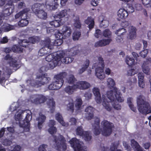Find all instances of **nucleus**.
Instances as JSON below:
<instances>
[{
	"label": "nucleus",
	"instance_id": "f257e3e1",
	"mask_svg": "<svg viewBox=\"0 0 151 151\" xmlns=\"http://www.w3.org/2000/svg\"><path fill=\"white\" fill-rule=\"evenodd\" d=\"M114 92L112 91H107L106 94L102 95V105L104 108L108 111H111L112 106L117 110H120L121 106L119 104H115L116 101L122 102L124 101L122 95L116 88H114Z\"/></svg>",
	"mask_w": 151,
	"mask_h": 151
},
{
	"label": "nucleus",
	"instance_id": "f03ea898",
	"mask_svg": "<svg viewBox=\"0 0 151 151\" xmlns=\"http://www.w3.org/2000/svg\"><path fill=\"white\" fill-rule=\"evenodd\" d=\"M30 111L29 110L22 111L19 109L15 116V120L20 127L23 128L25 132L29 130V121L32 119Z\"/></svg>",
	"mask_w": 151,
	"mask_h": 151
},
{
	"label": "nucleus",
	"instance_id": "7ed1b4c3",
	"mask_svg": "<svg viewBox=\"0 0 151 151\" xmlns=\"http://www.w3.org/2000/svg\"><path fill=\"white\" fill-rule=\"evenodd\" d=\"M94 124H92L93 131L95 135L99 134L101 132L104 136H108L112 132V129L113 124L106 120H104L101 122V125L103 127L102 129L99 128L100 121L99 118L95 119Z\"/></svg>",
	"mask_w": 151,
	"mask_h": 151
},
{
	"label": "nucleus",
	"instance_id": "20e7f679",
	"mask_svg": "<svg viewBox=\"0 0 151 151\" xmlns=\"http://www.w3.org/2000/svg\"><path fill=\"white\" fill-rule=\"evenodd\" d=\"M136 99L138 109L140 113L144 114L151 113V107L149 104L145 101V98L143 95H138Z\"/></svg>",
	"mask_w": 151,
	"mask_h": 151
},
{
	"label": "nucleus",
	"instance_id": "39448f33",
	"mask_svg": "<svg viewBox=\"0 0 151 151\" xmlns=\"http://www.w3.org/2000/svg\"><path fill=\"white\" fill-rule=\"evenodd\" d=\"M62 52L54 53L47 55L45 58L46 61L49 62V67L50 69H53L57 66L61 64L60 58L63 56Z\"/></svg>",
	"mask_w": 151,
	"mask_h": 151
},
{
	"label": "nucleus",
	"instance_id": "423d86ee",
	"mask_svg": "<svg viewBox=\"0 0 151 151\" xmlns=\"http://www.w3.org/2000/svg\"><path fill=\"white\" fill-rule=\"evenodd\" d=\"M67 75L65 72L60 73L54 76L53 81L48 86L50 90H57L60 88L63 85L64 81L63 79Z\"/></svg>",
	"mask_w": 151,
	"mask_h": 151
},
{
	"label": "nucleus",
	"instance_id": "0eeeda50",
	"mask_svg": "<svg viewBox=\"0 0 151 151\" xmlns=\"http://www.w3.org/2000/svg\"><path fill=\"white\" fill-rule=\"evenodd\" d=\"M30 9L26 8L17 14L15 16L16 19L20 18L21 20L19 22L18 25L21 27L26 26L29 23L28 20L27 19V13L29 12Z\"/></svg>",
	"mask_w": 151,
	"mask_h": 151
},
{
	"label": "nucleus",
	"instance_id": "6e6552de",
	"mask_svg": "<svg viewBox=\"0 0 151 151\" xmlns=\"http://www.w3.org/2000/svg\"><path fill=\"white\" fill-rule=\"evenodd\" d=\"M44 7V4L37 3L34 4L32 6V9L38 17L45 19L47 18V14L43 10Z\"/></svg>",
	"mask_w": 151,
	"mask_h": 151
},
{
	"label": "nucleus",
	"instance_id": "1a4fd4ad",
	"mask_svg": "<svg viewBox=\"0 0 151 151\" xmlns=\"http://www.w3.org/2000/svg\"><path fill=\"white\" fill-rule=\"evenodd\" d=\"M99 62L96 63L94 66L96 67L95 69L96 75L98 78L102 80L105 78V75L104 72V64L102 58L101 57L99 58Z\"/></svg>",
	"mask_w": 151,
	"mask_h": 151
},
{
	"label": "nucleus",
	"instance_id": "9d476101",
	"mask_svg": "<svg viewBox=\"0 0 151 151\" xmlns=\"http://www.w3.org/2000/svg\"><path fill=\"white\" fill-rule=\"evenodd\" d=\"M55 142V147L59 151H65L67 148L66 140L63 136L60 134L54 137Z\"/></svg>",
	"mask_w": 151,
	"mask_h": 151
},
{
	"label": "nucleus",
	"instance_id": "9b49d317",
	"mask_svg": "<svg viewBox=\"0 0 151 151\" xmlns=\"http://www.w3.org/2000/svg\"><path fill=\"white\" fill-rule=\"evenodd\" d=\"M49 40L45 39L42 42V45L43 47L38 52L40 56H42L50 52V50L52 49V44L50 43L49 45Z\"/></svg>",
	"mask_w": 151,
	"mask_h": 151
},
{
	"label": "nucleus",
	"instance_id": "f8f14e48",
	"mask_svg": "<svg viewBox=\"0 0 151 151\" xmlns=\"http://www.w3.org/2000/svg\"><path fill=\"white\" fill-rule=\"evenodd\" d=\"M51 79L49 77L45 76H37L35 83L34 81H31V85L32 86L37 87L42 85L47 84L50 81Z\"/></svg>",
	"mask_w": 151,
	"mask_h": 151
},
{
	"label": "nucleus",
	"instance_id": "ddd939ff",
	"mask_svg": "<svg viewBox=\"0 0 151 151\" xmlns=\"http://www.w3.org/2000/svg\"><path fill=\"white\" fill-rule=\"evenodd\" d=\"M71 146L73 148L74 151H86V148L83 147V143L76 138H72L69 141Z\"/></svg>",
	"mask_w": 151,
	"mask_h": 151
},
{
	"label": "nucleus",
	"instance_id": "4468645a",
	"mask_svg": "<svg viewBox=\"0 0 151 151\" xmlns=\"http://www.w3.org/2000/svg\"><path fill=\"white\" fill-rule=\"evenodd\" d=\"M55 19V20L50 22L49 23L45 25L43 27H46L47 29V33H50L54 31V27H59L60 24V20Z\"/></svg>",
	"mask_w": 151,
	"mask_h": 151
},
{
	"label": "nucleus",
	"instance_id": "2eb2a0df",
	"mask_svg": "<svg viewBox=\"0 0 151 151\" xmlns=\"http://www.w3.org/2000/svg\"><path fill=\"white\" fill-rule=\"evenodd\" d=\"M76 132L77 135L83 136L86 141H89L92 138V136L90 134V133L88 132H83L82 127L81 126L77 127Z\"/></svg>",
	"mask_w": 151,
	"mask_h": 151
},
{
	"label": "nucleus",
	"instance_id": "dca6fc26",
	"mask_svg": "<svg viewBox=\"0 0 151 151\" xmlns=\"http://www.w3.org/2000/svg\"><path fill=\"white\" fill-rule=\"evenodd\" d=\"M30 100L32 102L37 104L44 102L46 100V98L41 95H35L32 96Z\"/></svg>",
	"mask_w": 151,
	"mask_h": 151
},
{
	"label": "nucleus",
	"instance_id": "f3484780",
	"mask_svg": "<svg viewBox=\"0 0 151 151\" xmlns=\"http://www.w3.org/2000/svg\"><path fill=\"white\" fill-rule=\"evenodd\" d=\"M93 92L95 96V99L96 102L98 104H102L103 100L101 97L99 89L97 87H94L92 89Z\"/></svg>",
	"mask_w": 151,
	"mask_h": 151
},
{
	"label": "nucleus",
	"instance_id": "a211bd4d",
	"mask_svg": "<svg viewBox=\"0 0 151 151\" xmlns=\"http://www.w3.org/2000/svg\"><path fill=\"white\" fill-rule=\"evenodd\" d=\"M40 40L39 37L37 36H34L30 37L29 39V41L27 40H21V43H20V46H22L23 47H26L27 46L29 45L28 43H34L37 42Z\"/></svg>",
	"mask_w": 151,
	"mask_h": 151
},
{
	"label": "nucleus",
	"instance_id": "6ab92c4d",
	"mask_svg": "<svg viewBox=\"0 0 151 151\" xmlns=\"http://www.w3.org/2000/svg\"><path fill=\"white\" fill-rule=\"evenodd\" d=\"M61 32H59L61 34H59L60 36H63L65 37L64 38H68L71 35L72 30L71 28L68 26H63L60 30Z\"/></svg>",
	"mask_w": 151,
	"mask_h": 151
},
{
	"label": "nucleus",
	"instance_id": "aec40b11",
	"mask_svg": "<svg viewBox=\"0 0 151 151\" xmlns=\"http://www.w3.org/2000/svg\"><path fill=\"white\" fill-rule=\"evenodd\" d=\"M59 34H61L60 33H58V34L56 35V37L58 39L54 41L52 40L50 41V39L49 38H47L46 39H49V43L52 44V49L53 48V46L55 45L56 46H59L61 45L63 42V41L62 39L63 37L60 36ZM50 45V44H49Z\"/></svg>",
	"mask_w": 151,
	"mask_h": 151
},
{
	"label": "nucleus",
	"instance_id": "412c9836",
	"mask_svg": "<svg viewBox=\"0 0 151 151\" xmlns=\"http://www.w3.org/2000/svg\"><path fill=\"white\" fill-rule=\"evenodd\" d=\"M47 9L50 10H53L57 9L58 5V0H53L52 1H47L46 2Z\"/></svg>",
	"mask_w": 151,
	"mask_h": 151
},
{
	"label": "nucleus",
	"instance_id": "4be33fe9",
	"mask_svg": "<svg viewBox=\"0 0 151 151\" xmlns=\"http://www.w3.org/2000/svg\"><path fill=\"white\" fill-rule=\"evenodd\" d=\"M77 89L80 90H85L88 88L90 87V84L88 82L84 81H79L76 83Z\"/></svg>",
	"mask_w": 151,
	"mask_h": 151
},
{
	"label": "nucleus",
	"instance_id": "5701e85b",
	"mask_svg": "<svg viewBox=\"0 0 151 151\" xmlns=\"http://www.w3.org/2000/svg\"><path fill=\"white\" fill-rule=\"evenodd\" d=\"M128 15V13L123 9H120L117 12V19L119 20L126 18Z\"/></svg>",
	"mask_w": 151,
	"mask_h": 151
},
{
	"label": "nucleus",
	"instance_id": "b1692460",
	"mask_svg": "<svg viewBox=\"0 0 151 151\" xmlns=\"http://www.w3.org/2000/svg\"><path fill=\"white\" fill-rule=\"evenodd\" d=\"M95 109L91 106H88L85 109L86 118L88 120L91 119L93 116V112Z\"/></svg>",
	"mask_w": 151,
	"mask_h": 151
},
{
	"label": "nucleus",
	"instance_id": "393cba45",
	"mask_svg": "<svg viewBox=\"0 0 151 151\" xmlns=\"http://www.w3.org/2000/svg\"><path fill=\"white\" fill-rule=\"evenodd\" d=\"M83 101L81 98L76 97L74 101V104L75 107V110L77 112H80L82 109V105Z\"/></svg>",
	"mask_w": 151,
	"mask_h": 151
},
{
	"label": "nucleus",
	"instance_id": "a878e982",
	"mask_svg": "<svg viewBox=\"0 0 151 151\" xmlns=\"http://www.w3.org/2000/svg\"><path fill=\"white\" fill-rule=\"evenodd\" d=\"M5 59L7 60L10 66L16 67H17V65L16 63V59H14L9 55H7L5 56Z\"/></svg>",
	"mask_w": 151,
	"mask_h": 151
},
{
	"label": "nucleus",
	"instance_id": "bb28decb",
	"mask_svg": "<svg viewBox=\"0 0 151 151\" xmlns=\"http://www.w3.org/2000/svg\"><path fill=\"white\" fill-rule=\"evenodd\" d=\"M128 36L129 38L132 40L136 37V29L135 27L133 26H130L128 28Z\"/></svg>",
	"mask_w": 151,
	"mask_h": 151
},
{
	"label": "nucleus",
	"instance_id": "cd10ccee",
	"mask_svg": "<svg viewBox=\"0 0 151 151\" xmlns=\"http://www.w3.org/2000/svg\"><path fill=\"white\" fill-rule=\"evenodd\" d=\"M111 41L110 39L101 40L95 43V46L96 47L104 46L109 44Z\"/></svg>",
	"mask_w": 151,
	"mask_h": 151
},
{
	"label": "nucleus",
	"instance_id": "c85d7f7f",
	"mask_svg": "<svg viewBox=\"0 0 151 151\" xmlns=\"http://www.w3.org/2000/svg\"><path fill=\"white\" fill-rule=\"evenodd\" d=\"M77 89L76 83L72 86H68L64 89L65 91L69 95L73 93L74 91Z\"/></svg>",
	"mask_w": 151,
	"mask_h": 151
},
{
	"label": "nucleus",
	"instance_id": "c756f323",
	"mask_svg": "<svg viewBox=\"0 0 151 151\" xmlns=\"http://www.w3.org/2000/svg\"><path fill=\"white\" fill-rule=\"evenodd\" d=\"M46 117L44 115L41 113L39 114V116L36 119L38 122V127L39 129H40L42 126V124L45 121Z\"/></svg>",
	"mask_w": 151,
	"mask_h": 151
},
{
	"label": "nucleus",
	"instance_id": "7c9ffc66",
	"mask_svg": "<svg viewBox=\"0 0 151 151\" xmlns=\"http://www.w3.org/2000/svg\"><path fill=\"white\" fill-rule=\"evenodd\" d=\"M131 145L135 151H145L143 150L138 143L134 139L131 141Z\"/></svg>",
	"mask_w": 151,
	"mask_h": 151
},
{
	"label": "nucleus",
	"instance_id": "2f4dec72",
	"mask_svg": "<svg viewBox=\"0 0 151 151\" xmlns=\"http://www.w3.org/2000/svg\"><path fill=\"white\" fill-rule=\"evenodd\" d=\"M106 85H107V86L109 88H113V90H110L109 91H112L113 92H114V88H116L118 90V92H119V90L116 88H114V87L115 85V82L114 80L112 79V78H108L106 81Z\"/></svg>",
	"mask_w": 151,
	"mask_h": 151
},
{
	"label": "nucleus",
	"instance_id": "473e14b6",
	"mask_svg": "<svg viewBox=\"0 0 151 151\" xmlns=\"http://www.w3.org/2000/svg\"><path fill=\"white\" fill-rule=\"evenodd\" d=\"M60 52H62L63 53V56L60 58V60L61 61V63H63L65 64H68L72 62L73 60V58L68 57H65L64 58V57L65 55V53L63 51H61Z\"/></svg>",
	"mask_w": 151,
	"mask_h": 151
},
{
	"label": "nucleus",
	"instance_id": "72a5a7b5",
	"mask_svg": "<svg viewBox=\"0 0 151 151\" xmlns=\"http://www.w3.org/2000/svg\"><path fill=\"white\" fill-rule=\"evenodd\" d=\"M55 119L62 126L67 127L68 126V123H65L63 120V118L61 115L60 113H57L55 116Z\"/></svg>",
	"mask_w": 151,
	"mask_h": 151
},
{
	"label": "nucleus",
	"instance_id": "f704fd0d",
	"mask_svg": "<svg viewBox=\"0 0 151 151\" xmlns=\"http://www.w3.org/2000/svg\"><path fill=\"white\" fill-rule=\"evenodd\" d=\"M68 13L67 10L66 9L63 10L61 11L56 15H55L54 16V18L56 19L57 17H59V19H60V18L63 17L67 15L68 17L69 16L68 15Z\"/></svg>",
	"mask_w": 151,
	"mask_h": 151
},
{
	"label": "nucleus",
	"instance_id": "c9c22d12",
	"mask_svg": "<svg viewBox=\"0 0 151 151\" xmlns=\"http://www.w3.org/2000/svg\"><path fill=\"white\" fill-rule=\"evenodd\" d=\"M85 22L86 24L88 25V27L90 29H91L93 27L94 22L93 18L90 17H88L85 20Z\"/></svg>",
	"mask_w": 151,
	"mask_h": 151
},
{
	"label": "nucleus",
	"instance_id": "e433bc0d",
	"mask_svg": "<svg viewBox=\"0 0 151 151\" xmlns=\"http://www.w3.org/2000/svg\"><path fill=\"white\" fill-rule=\"evenodd\" d=\"M145 62L143 63L142 66V69L143 73L147 75H150V67L146 65Z\"/></svg>",
	"mask_w": 151,
	"mask_h": 151
},
{
	"label": "nucleus",
	"instance_id": "4c0bfd02",
	"mask_svg": "<svg viewBox=\"0 0 151 151\" xmlns=\"http://www.w3.org/2000/svg\"><path fill=\"white\" fill-rule=\"evenodd\" d=\"M89 60H86L83 63L82 68L79 70L78 72L80 74L83 73L88 68L89 65Z\"/></svg>",
	"mask_w": 151,
	"mask_h": 151
},
{
	"label": "nucleus",
	"instance_id": "58836bf2",
	"mask_svg": "<svg viewBox=\"0 0 151 151\" xmlns=\"http://www.w3.org/2000/svg\"><path fill=\"white\" fill-rule=\"evenodd\" d=\"M14 28L13 26L10 25L9 24H5L1 26V30L3 31H8Z\"/></svg>",
	"mask_w": 151,
	"mask_h": 151
},
{
	"label": "nucleus",
	"instance_id": "ea45409f",
	"mask_svg": "<svg viewBox=\"0 0 151 151\" xmlns=\"http://www.w3.org/2000/svg\"><path fill=\"white\" fill-rule=\"evenodd\" d=\"M47 104L48 107L50 109L51 112H53L55 107V102L54 101L52 98L48 100V101H47Z\"/></svg>",
	"mask_w": 151,
	"mask_h": 151
},
{
	"label": "nucleus",
	"instance_id": "a19ab883",
	"mask_svg": "<svg viewBox=\"0 0 151 151\" xmlns=\"http://www.w3.org/2000/svg\"><path fill=\"white\" fill-rule=\"evenodd\" d=\"M133 100V99L132 98H129L127 99V103L131 110L134 112H136L137 111L136 108L134 106L132 103Z\"/></svg>",
	"mask_w": 151,
	"mask_h": 151
},
{
	"label": "nucleus",
	"instance_id": "79ce46f5",
	"mask_svg": "<svg viewBox=\"0 0 151 151\" xmlns=\"http://www.w3.org/2000/svg\"><path fill=\"white\" fill-rule=\"evenodd\" d=\"M76 79L73 75H70L67 76L65 82L69 84L73 83Z\"/></svg>",
	"mask_w": 151,
	"mask_h": 151
},
{
	"label": "nucleus",
	"instance_id": "37998d69",
	"mask_svg": "<svg viewBox=\"0 0 151 151\" xmlns=\"http://www.w3.org/2000/svg\"><path fill=\"white\" fill-rule=\"evenodd\" d=\"M125 62L128 65L131 66L134 64V60L133 58L127 56L126 58Z\"/></svg>",
	"mask_w": 151,
	"mask_h": 151
},
{
	"label": "nucleus",
	"instance_id": "c03bdc74",
	"mask_svg": "<svg viewBox=\"0 0 151 151\" xmlns=\"http://www.w3.org/2000/svg\"><path fill=\"white\" fill-rule=\"evenodd\" d=\"M12 50L14 52H22L23 51V49L19 45H14L12 48Z\"/></svg>",
	"mask_w": 151,
	"mask_h": 151
},
{
	"label": "nucleus",
	"instance_id": "a18cd8bd",
	"mask_svg": "<svg viewBox=\"0 0 151 151\" xmlns=\"http://www.w3.org/2000/svg\"><path fill=\"white\" fill-rule=\"evenodd\" d=\"M74 104L73 101L72 102H70L67 105V109L71 113H73L74 110Z\"/></svg>",
	"mask_w": 151,
	"mask_h": 151
},
{
	"label": "nucleus",
	"instance_id": "49530a36",
	"mask_svg": "<svg viewBox=\"0 0 151 151\" xmlns=\"http://www.w3.org/2000/svg\"><path fill=\"white\" fill-rule=\"evenodd\" d=\"M81 35V32L78 31H75L73 35V38L74 40H78Z\"/></svg>",
	"mask_w": 151,
	"mask_h": 151
},
{
	"label": "nucleus",
	"instance_id": "de8ad7c7",
	"mask_svg": "<svg viewBox=\"0 0 151 151\" xmlns=\"http://www.w3.org/2000/svg\"><path fill=\"white\" fill-rule=\"evenodd\" d=\"M126 32V30L124 28L119 29L116 31L115 33L118 35H123Z\"/></svg>",
	"mask_w": 151,
	"mask_h": 151
},
{
	"label": "nucleus",
	"instance_id": "09e8293b",
	"mask_svg": "<svg viewBox=\"0 0 151 151\" xmlns=\"http://www.w3.org/2000/svg\"><path fill=\"white\" fill-rule=\"evenodd\" d=\"M119 142H116L114 143H112L110 146V150L111 151H114L116 148L119 145Z\"/></svg>",
	"mask_w": 151,
	"mask_h": 151
},
{
	"label": "nucleus",
	"instance_id": "8fccbe9b",
	"mask_svg": "<svg viewBox=\"0 0 151 151\" xmlns=\"http://www.w3.org/2000/svg\"><path fill=\"white\" fill-rule=\"evenodd\" d=\"M74 19L75 20L74 24V27L77 28H80L81 27V24L79 21V18L77 17L76 19Z\"/></svg>",
	"mask_w": 151,
	"mask_h": 151
},
{
	"label": "nucleus",
	"instance_id": "3c124183",
	"mask_svg": "<svg viewBox=\"0 0 151 151\" xmlns=\"http://www.w3.org/2000/svg\"><path fill=\"white\" fill-rule=\"evenodd\" d=\"M18 108V104L17 103H14L10 106V110L11 111H13L17 109Z\"/></svg>",
	"mask_w": 151,
	"mask_h": 151
},
{
	"label": "nucleus",
	"instance_id": "603ef678",
	"mask_svg": "<svg viewBox=\"0 0 151 151\" xmlns=\"http://www.w3.org/2000/svg\"><path fill=\"white\" fill-rule=\"evenodd\" d=\"M103 35L105 37H109L111 35V32L109 29H106L103 32Z\"/></svg>",
	"mask_w": 151,
	"mask_h": 151
},
{
	"label": "nucleus",
	"instance_id": "864d4df0",
	"mask_svg": "<svg viewBox=\"0 0 151 151\" xmlns=\"http://www.w3.org/2000/svg\"><path fill=\"white\" fill-rule=\"evenodd\" d=\"M148 53V50L147 49H145L141 51L139 53L140 56L143 58L145 57Z\"/></svg>",
	"mask_w": 151,
	"mask_h": 151
},
{
	"label": "nucleus",
	"instance_id": "5fc2aeb1",
	"mask_svg": "<svg viewBox=\"0 0 151 151\" xmlns=\"http://www.w3.org/2000/svg\"><path fill=\"white\" fill-rule=\"evenodd\" d=\"M48 130L50 134H52L56 132V129L55 127H49Z\"/></svg>",
	"mask_w": 151,
	"mask_h": 151
},
{
	"label": "nucleus",
	"instance_id": "6e6d98bb",
	"mask_svg": "<svg viewBox=\"0 0 151 151\" xmlns=\"http://www.w3.org/2000/svg\"><path fill=\"white\" fill-rule=\"evenodd\" d=\"M138 81L144 80V75L142 72L139 73L137 74Z\"/></svg>",
	"mask_w": 151,
	"mask_h": 151
},
{
	"label": "nucleus",
	"instance_id": "4d7b16f0",
	"mask_svg": "<svg viewBox=\"0 0 151 151\" xmlns=\"http://www.w3.org/2000/svg\"><path fill=\"white\" fill-rule=\"evenodd\" d=\"M102 35V33L99 29H97L94 34V36L97 38L101 37Z\"/></svg>",
	"mask_w": 151,
	"mask_h": 151
},
{
	"label": "nucleus",
	"instance_id": "13d9d810",
	"mask_svg": "<svg viewBox=\"0 0 151 151\" xmlns=\"http://www.w3.org/2000/svg\"><path fill=\"white\" fill-rule=\"evenodd\" d=\"M143 4L145 6L148 7L151 3V0H142Z\"/></svg>",
	"mask_w": 151,
	"mask_h": 151
},
{
	"label": "nucleus",
	"instance_id": "bf43d9fd",
	"mask_svg": "<svg viewBox=\"0 0 151 151\" xmlns=\"http://www.w3.org/2000/svg\"><path fill=\"white\" fill-rule=\"evenodd\" d=\"M136 71L134 69H131L127 71V75L128 76H132L134 75L136 73Z\"/></svg>",
	"mask_w": 151,
	"mask_h": 151
},
{
	"label": "nucleus",
	"instance_id": "052dcab7",
	"mask_svg": "<svg viewBox=\"0 0 151 151\" xmlns=\"http://www.w3.org/2000/svg\"><path fill=\"white\" fill-rule=\"evenodd\" d=\"M135 49L137 50H139L142 47V44L140 42H137L136 43L134 46Z\"/></svg>",
	"mask_w": 151,
	"mask_h": 151
},
{
	"label": "nucleus",
	"instance_id": "680f3d73",
	"mask_svg": "<svg viewBox=\"0 0 151 151\" xmlns=\"http://www.w3.org/2000/svg\"><path fill=\"white\" fill-rule=\"evenodd\" d=\"M139 86L142 88H144L145 87V80L138 81Z\"/></svg>",
	"mask_w": 151,
	"mask_h": 151
},
{
	"label": "nucleus",
	"instance_id": "e2e57ef3",
	"mask_svg": "<svg viewBox=\"0 0 151 151\" xmlns=\"http://www.w3.org/2000/svg\"><path fill=\"white\" fill-rule=\"evenodd\" d=\"M2 142V144L5 145H10L12 143L11 141L7 139L3 140Z\"/></svg>",
	"mask_w": 151,
	"mask_h": 151
},
{
	"label": "nucleus",
	"instance_id": "0e129e2a",
	"mask_svg": "<svg viewBox=\"0 0 151 151\" xmlns=\"http://www.w3.org/2000/svg\"><path fill=\"white\" fill-rule=\"evenodd\" d=\"M109 22L106 20H103L101 21V25L104 27H106L109 25Z\"/></svg>",
	"mask_w": 151,
	"mask_h": 151
},
{
	"label": "nucleus",
	"instance_id": "69168bd1",
	"mask_svg": "<svg viewBox=\"0 0 151 151\" xmlns=\"http://www.w3.org/2000/svg\"><path fill=\"white\" fill-rule=\"evenodd\" d=\"M47 146L46 145H42L40 146L39 148V151H46V148Z\"/></svg>",
	"mask_w": 151,
	"mask_h": 151
},
{
	"label": "nucleus",
	"instance_id": "338daca9",
	"mask_svg": "<svg viewBox=\"0 0 151 151\" xmlns=\"http://www.w3.org/2000/svg\"><path fill=\"white\" fill-rule=\"evenodd\" d=\"M92 96V94L90 92H87L84 94V96L86 99H89L91 98Z\"/></svg>",
	"mask_w": 151,
	"mask_h": 151
},
{
	"label": "nucleus",
	"instance_id": "774afa93",
	"mask_svg": "<svg viewBox=\"0 0 151 151\" xmlns=\"http://www.w3.org/2000/svg\"><path fill=\"white\" fill-rule=\"evenodd\" d=\"M99 2L98 0H92L91 1V4L93 6H97L99 3Z\"/></svg>",
	"mask_w": 151,
	"mask_h": 151
}]
</instances>
